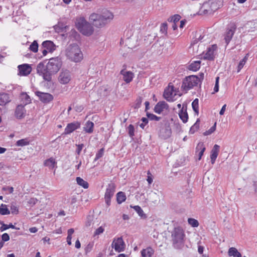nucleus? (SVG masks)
<instances>
[{"mask_svg":"<svg viewBox=\"0 0 257 257\" xmlns=\"http://www.w3.org/2000/svg\"><path fill=\"white\" fill-rule=\"evenodd\" d=\"M113 18L112 13L108 11H105L101 14H92L89 17V20L94 27L101 28L109 23Z\"/></svg>","mask_w":257,"mask_h":257,"instance_id":"f257e3e1","label":"nucleus"},{"mask_svg":"<svg viewBox=\"0 0 257 257\" xmlns=\"http://www.w3.org/2000/svg\"><path fill=\"white\" fill-rule=\"evenodd\" d=\"M66 55L71 61L79 62L83 59V54L79 46L76 44L70 45L65 51Z\"/></svg>","mask_w":257,"mask_h":257,"instance_id":"f03ea898","label":"nucleus"},{"mask_svg":"<svg viewBox=\"0 0 257 257\" xmlns=\"http://www.w3.org/2000/svg\"><path fill=\"white\" fill-rule=\"evenodd\" d=\"M185 233L181 227H177L172 231L171 238L173 246L175 248L179 249L183 245Z\"/></svg>","mask_w":257,"mask_h":257,"instance_id":"7ed1b4c3","label":"nucleus"},{"mask_svg":"<svg viewBox=\"0 0 257 257\" xmlns=\"http://www.w3.org/2000/svg\"><path fill=\"white\" fill-rule=\"evenodd\" d=\"M76 26L79 32L85 36H89L94 32L93 26L84 18L76 20Z\"/></svg>","mask_w":257,"mask_h":257,"instance_id":"20e7f679","label":"nucleus"},{"mask_svg":"<svg viewBox=\"0 0 257 257\" xmlns=\"http://www.w3.org/2000/svg\"><path fill=\"white\" fill-rule=\"evenodd\" d=\"M200 82V79L196 75H191L186 77L183 80L182 88L186 91L190 90Z\"/></svg>","mask_w":257,"mask_h":257,"instance_id":"39448f33","label":"nucleus"},{"mask_svg":"<svg viewBox=\"0 0 257 257\" xmlns=\"http://www.w3.org/2000/svg\"><path fill=\"white\" fill-rule=\"evenodd\" d=\"M62 61L60 57H56L49 59L47 65V69L53 75L57 73L61 68Z\"/></svg>","mask_w":257,"mask_h":257,"instance_id":"423d86ee","label":"nucleus"},{"mask_svg":"<svg viewBox=\"0 0 257 257\" xmlns=\"http://www.w3.org/2000/svg\"><path fill=\"white\" fill-rule=\"evenodd\" d=\"M48 65H45L44 63H39L37 66V73L43 77L45 81H50L52 79V73L47 69Z\"/></svg>","mask_w":257,"mask_h":257,"instance_id":"0eeeda50","label":"nucleus"},{"mask_svg":"<svg viewBox=\"0 0 257 257\" xmlns=\"http://www.w3.org/2000/svg\"><path fill=\"white\" fill-rule=\"evenodd\" d=\"M115 185L113 183L108 184L107 186L104 195V200L107 207L110 205L111 199L115 193Z\"/></svg>","mask_w":257,"mask_h":257,"instance_id":"6e6552de","label":"nucleus"},{"mask_svg":"<svg viewBox=\"0 0 257 257\" xmlns=\"http://www.w3.org/2000/svg\"><path fill=\"white\" fill-rule=\"evenodd\" d=\"M178 95L176 90L173 85H169L168 87L165 89L164 97L168 101H173L174 97Z\"/></svg>","mask_w":257,"mask_h":257,"instance_id":"1a4fd4ad","label":"nucleus"},{"mask_svg":"<svg viewBox=\"0 0 257 257\" xmlns=\"http://www.w3.org/2000/svg\"><path fill=\"white\" fill-rule=\"evenodd\" d=\"M172 134L170 124L165 122L164 125L161 127L159 131V137L163 139H167L169 138Z\"/></svg>","mask_w":257,"mask_h":257,"instance_id":"9d476101","label":"nucleus"},{"mask_svg":"<svg viewBox=\"0 0 257 257\" xmlns=\"http://www.w3.org/2000/svg\"><path fill=\"white\" fill-rule=\"evenodd\" d=\"M236 27L233 23L230 24L224 34V40L226 44H228L234 34Z\"/></svg>","mask_w":257,"mask_h":257,"instance_id":"9b49d317","label":"nucleus"},{"mask_svg":"<svg viewBox=\"0 0 257 257\" xmlns=\"http://www.w3.org/2000/svg\"><path fill=\"white\" fill-rule=\"evenodd\" d=\"M112 248H114L115 250L118 252L123 251L125 248V244L122 237H118L114 238L111 244Z\"/></svg>","mask_w":257,"mask_h":257,"instance_id":"f8f14e48","label":"nucleus"},{"mask_svg":"<svg viewBox=\"0 0 257 257\" xmlns=\"http://www.w3.org/2000/svg\"><path fill=\"white\" fill-rule=\"evenodd\" d=\"M71 79L70 73L68 70H63L59 74L58 80L60 83L66 84L69 83Z\"/></svg>","mask_w":257,"mask_h":257,"instance_id":"ddd939ff","label":"nucleus"},{"mask_svg":"<svg viewBox=\"0 0 257 257\" xmlns=\"http://www.w3.org/2000/svg\"><path fill=\"white\" fill-rule=\"evenodd\" d=\"M217 47L216 45H213L209 47L205 53L203 54V58L204 59L212 60L215 57V51L216 50Z\"/></svg>","mask_w":257,"mask_h":257,"instance_id":"4468645a","label":"nucleus"},{"mask_svg":"<svg viewBox=\"0 0 257 257\" xmlns=\"http://www.w3.org/2000/svg\"><path fill=\"white\" fill-rule=\"evenodd\" d=\"M36 94L39 97L41 101L45 103H49L53 99V95L48 93L37 91Z\"/></svg>","mask_w":257,"mask_h":257,"instance_id":"2eb2a0df","label":"nucleus"},{"mask_svg":"<svg viewBox=\"0 0 257 257\" xmlns=\"http://www.w3.org/2000/svg\"><path fill=\"white\" fill-rule=\"evenodd\" d=\"M120 74L122 76L123 80L126 83H130L134 77V74L130 71H127L125 69L121 70Z\"/></svg>","mask_w":257,"mask_h":257,"instance_id":"dca6fc26","label":"nucleus"},{"mask_svg":"<svg viewBox=\"0 0 257 257\" xmlns=\"http://www.w3.org/2000/svg\"><path fill=\"white\" fill-rule=\"evenodd\" d=\"M19 73L21 76L28 75L32 71V68L30 65L27 64H24L18 66Z\"/></svg>","mask_w":257,"mask_h":257,"instance_id":"f3484780","label":"nucleus"},{"mask_svg":"<svg viewBox=\"0 0 257 257\" xmlns=\"http://www.w3.org/2000/svg\"><path fill=\"white\" fill-rule=\"evenodd\" d=\"M168 105L165 101H159L154 107V111L157 113H161L164 110L168 108Z\"/></svg>","mask_w":257,"mask_h":257,"instance_id":"a211bd4d","label":"nucleus"},{"mask_svg":"<svg viewBox=\"0 0 257 257\" xmlns=\"http://www.w3.org/2000/svg\"><path fill=\"white\" fill-rule=\"evenodd\" d=\"M80 123L76 121L68 123L65 129V134H69L80 127Z\"/></svg>","mask_w":257,"mask_h":257,"instance_id":"6ab92c4d","label":"nucleus"},{"mask_svg":"<svg viewBox=\"0 0 257 257\" xmlns=\"http://www.w3.org/2000/svg\"><path fill=\"white\" fill-rule=\"evenodd\" d=\"M219 149L220 146L216 144L213 146L211 151L210 159L212 164H213L215 163L216 159L218 155Z\"/></svg>","mask_w":257,"mask_h":257,"instance_id":"aec40b11","label":"nucleus"},{"mask_svg":"<svg viewBox=\"0 0 257 257\" xmlns=\"http://www.w3.org/2000/svg\"><path fill=\"white\" fill-rule=\"evenodd\" d=\"M25 112L24 105H19L16 108L15 115L18 118H22L24 116Z\"/></svg>","mask_w":257,"mask_h":257,"instance_id":"412c9836","label":"nucleus"},{"mask_svg":"<svg viewBox=\"0 0 257 257\" xmlns=\"http://www.w3.org/2000/svg\"><path fill=\"white\" fill-rule=\"evenodd\" d=\"M154 250L151 247H148L141 251V255L143 257H152L154 253Z\"/></svg>","mask_w":257,"mask_h":257,"instance_id":"4be33fe9","label":"nucleus"},{"mask_svg":"<svg viewBox=\"0 0 257 257\" xmlns=\"http://www.w3.org/2000/svg\"><path fill=\"white\" fill-rule=\"evenodd\" d=\"M42 46L49 52H53L55 49V46L51 41H46L42 43Z\"/></svg>","mask_w":257,"mask_h":257,"instance_id":"5701e85b","label":"nucleus"},{"mask_svg":"<svg viewBox=\"0 0 257 257\" xmlns=\"http://www.w3.org/2000/svg\"><path fill=\"white\" fill-rule=\"evenodd\" d=\"M44 164L45 166L49 167V169H52L56 166L57 163L54 158H50L45 160Z\"/></svg>","mask_w":257,"mask_h":257,"instance_id":"b1692460","label":"nucleus"},{"mask_svg":"<svg viewBox=\"0 0 257 257\" xmlns=\"http://www.w3.org/2000/svg\"><path fill=\"white\" fill-rule=\"evenodd\" d=\"M94 123L90 121H87L84 126V131L88 133H92L93 131Z\"/></svg>","mask_w":257,"mask_h":257,"instance_id":"393cba45","label":"nucleus"},{"mask_svg":"<svg viewBox=\"0 0 257 257\" xmlns=\"http://www.w3.org/2000/svg\"><path fill=\"white\" fill-rule=\"evenodd\" d=\"M10 101L9 95L6 93L0 94V105H3Z\"/></svg>","mask_w":257,"mask_h":257,"instance_id":"a878e982","label":"nucleus"},{"mask_svg":"<svg viewBox=\"0 0 257 257\" xmlns=\"http://www.w3.org/2000/svg\"><path fill=\"white\" fill-rule=\"evenodd\" d=\"M200 61H194L189 65L188 69L190 70L196 71L200 68Z\"/></svg>","mask_w":257,"mask_h":257,"instance_id":"bb28decb","label":"nucleus"},{"mask_svg":"<svg viewBox=\"0 0 257 257\" xmlns=\"http://www.w3.org/2000/svg\"><path fill=\"white\" fill-rule=\"evenodd\" d=\"M229 256H233L234 257H241V253L238 251L237 249L235 247H230L228 251Z\"/></svg>","mask_w":257,"mask_h":257,"instance_id":"cd10ccee","label":"nucleus"},{"mask_svg":"<svg viewBox=\"0 0 257 257\" xmlns=\"http://www.w3.org/2000/svg\"><path fill=\"white\" fill-rule=\"evenodd\" d=\"M77 183L83 187L84 189H87L89 187V184L87 182L84 180L83 179L79 177H77L76 179Z\"/></svg>","mask_w":257,"mask_h":257,"instance_id":"c85d7f7f","label":"nucleus"},{"mask_svg":"<svg viewBox=\"0 0 257 257\" xmlns=\"http://www.w3.org/2000/svg\"><path fill=\"white\" fill-rule=\"evenodd\" d=\"M126 199V196L124 192H119L116 194V200L118 204H121Z\"/></svg>","mask_w":257,"mask_h":257,"instance_id":"c756f323","label":"nucleus"},{"mask_svg":"<svg viewBox=\"0 0 257 257\" xmlns=\"http://www.w3.org/2000/svg\"><path fill=\"white\" fill-rule=\"evenodd\" d=\"M134 210L138 213V215L143 219L146 218L147 216L145 213H144L143 209L139 206H134L132 207Z\"/></svg>","mask_w":257,"mask_h":257,"instance_id":"7c9ffc66","label":"nucleus"},{"mask_svg":"<svg viewBox=\"0 0 257 257\" xmlns=\"http://www.w3.org/2000/svg\"><path fill=\"white\" fill-rule=\"evenodd\" d=\"M21 99L23 101V104L24 105L29 103L31 102V98L30 96L26 93H22L21 94Z\"/></svg>","mask_w":257,"mask_h":257,"instance_id":"2f4dec72","label":"nucleus"},{"mask_svg":"<svg viewBox=\"0 0 257 257\" xmlns=\"http://www.w3.org/2000/svg\"><path fill=\"white\" fill-rule=\"evenodd\" d=\"M180 119L182 120L184 123L187 121L188 118V115L186 110L184 111L182 109L179 113Z\"/></svg>","mask_w":257,"mask_h":257,"instance_id":"473e14b6","label":"nucleus"},{"mask_svg":"<svg viewBox=\"0 0 257 257\" xmlns=\"http://www.w3.org/2000/svg\"><path fill=\"white\" fill-rule=\"evenodd\" d=\"M199 100L198 99L196 98L192 103V106L193 109L197 115L199 113Z\"/></svg>","mask_w":257,"mask_h":257,"instance_id":"72a5a7b5","label":"nucleus"},{"mask_svg":"<svg viewBox=\"0 0 257 257\" xmlns=\"http://www.w3.org/2000/svg\"><path fill=\"white\" fill-rule=\"evenodd\" d=\"M29 144H30L29 140H28V139L26 138V139H21V140L18 141L16 143V145L17 146L23 147V146H27V145H29Z\"/></svg>","mask_w":257,"mask_h":257,"instance_id":"f704fd0d","label":"nucleus"},{"mask_svg":"<svg viewBox=\"0 0 257 257\" xmlns=\"http://www.w3.org/2000/svg\"><path fill=\"white\" fill-rule=\"evenodd\" d=\"M0 214L2 215H8L10 214V210L8 209L7 205L2 204L0 206Z\"/></svg>","mask_w":257,"mask_h":257,"instance_id":"c9c22d12","label":"nucleus"},{"mask_svg":"<svg viewBox=\"0 0 257 257\" xmlns=\"http://www.w3.org/2000/svg\"><path fill=\"white\" fill-rule=\"evenodd\" d=\"M10 209L13 214H17L19 213L18 207L16 202H13L11 203Z\"/></svg>","mask_w":257,"mask_h":257,"instance_id":"e433bc0d","label":"nucleus"},{"mask_svg":"<svg viewBox=\"0 0 257 257\" xmlns=\"http://www.w3.org/2000/svg\"><path fill=\"white\" fill-rule=\"evenodd\" d=\"M247 55H246L240 61L237 66V72H239L243 68L247 59Z\"/></svg>","mask_w":257,"mask_h":257,"instance_id":"4c0bfd02","label":"nucleus"},{"mask_svg":"<svg viewBox=\"0 0 257 257\" xmlns=\"http://www.w3.org/2000/svg\"><path fill=\"white\" fill-rule=\"evenodd\" d=\"M199 119H198L196 121V122L194 123V124L192 126V127L190 128V134H194L196 131H197L198 130V129L199 128Z\"/></svg>","mask_w":257,"mask_h":257,"instance_id":"58836bf2","label":"nucleus"},{"mask_svg":"<svg viewBox=\"0 0 257 257\" xmlns=\"http://www.w3.org/2000/svg\"><path fill=\"white\" fill-rule=\"evenodd\" d=\"M74 232V230L73 228L69 229L67 231L68 236L67 237V242L69 245L71 244L72 234Z\"/></svg>","mask_w":257,"mask_h":257,"instance_id":"ea45409f","label":"nucleus"},{"mask_svg":"<svg viewBox=\"0 0 257 257\" xmlns=\"http://www.w3.org/2000/svg\"><path fill=\"white\" fill-rule=\"evenodd\" d=\"M188 223L193 227H196L199 226L198 221L194 218H189L188 219Z\"/></svg>","mask_w":257,"mask_h":257,"instance_id":"a19ab883","label":"nucleus"},{"mask_svg":"<svg viewBox=\"0 0 257 257\" xmlns=\"http://www.w3.org/2000/svg\"><path fill=\"white\" fill-rule=\"evenodd\" d=\"M147 116L148 118L149 119H150V120L159 121L161 119L160 117L157 116L153 113H150L148 112L147 113Z\"/></svg>","mask_w":257,"mask_h":257,"instance_id":"79ce46f5","label":"nucleus"},{"mask_svg":"<svg viewBox=\"0 0 257 257\" xmlns=\"http://www.w3.org/2000/svg\"><path fill=\"white\" fill-rule=\"evenodd\" d=\"M104 148L100 149L96 154V156L94 159V161H96L99 159L101 158L104 155Z\"/></svg>","mask_w":257,"mask_h":257,"instance_id":"37998d69","label":"nucleus"},{"mask_svg":"<svg viewBox=\"0 0 257 257\" xmlns=\"http://www.w3.org/2000/svg\"><path fill=\"white\" fill-rule=\"evenodd\" d=\"M38 44L36 41H34L30 46V50L34 52H37L38 51Z\"/></svg>","mask_w":257,"mask_h":257,"instance_id":"c03bdc74","label":"nucleus"},{"mask_svg":"<svg viewBox=\"0 0 257 257\" xmlns=\"http://www.w3.org/2000/svg\"><path fill=\"white\" fill-rule=\"evenodd\" d=\"M9 228H15V227L12 223H10V224L7 225V224H6L3 223L2 226L0 228V230L1 231H3L4 230H7V229H8Z\"/></svg>","mask_w":257,"mask_h":257,"instance_id":"a18cd8bd","label":"nucleus"},{"mask_svg":"<svg viewBox=\"0 0 257 257\" xmlns=\"http://www.w3.org/2000/svg\"><path fill=\"white\" fill-rule=\"evenodd\" d=\"M127 131L128 135L131 137H133L134 136L135 128L133 125L130 124L128 125V126L127 127Z\"/></svg>","mask_w":257,"mask_h":257,"instance_id":"49530a36","label":"nucleus"},{"mask_svg":"<svg viewBox=\"0 0 257 257\" xmlns=\"http://www.w3.org/2000/svg\"><path fill=\"white\" fill-rule=\"evenodd\" d=\"M208 6V3L203 4V5L200 10V12H202V13H203L204 14H206L210 13L211 11V10H208V9H206Z\"/></svg>","mask_w":257,"mask_h":257,"instance_id":"de8ad7c7","label":"nucleus"},{"mask_svg":"<svg viewBox=\"0 0 257 257\" xmlns=\"http://www.w3.org/2000/svg\"><path fill=\"white\" fill-rule=\"evenodd\" d=\"M205 147L202 142H199L196 148V152H200L201 150L205 151Z\"/></svg>","mask_w":257,"mask_h":257,"instance_id":"09e8293b","label":"nucleus"},{"mask_svg":"<svg viewBox=\"0 0 257 257\" xmlns=\"http://www.w3.org/2000/svg\"><path fill=\"white\" fill-rule=\"evenodd\" d=\"M216 123L215 122L214 123V124L209 130H208L204 133V135L208 136V135L211 134L212 133H213L216 129Z\"/></svg>","mask_w":257,"mask_h":257,"instance_id":"8fccbe9b","label":"nucleus"},{"mask_svg":"<svg viewBox=\"0 0 257 257\" xmlns=\"http://www.w3.org/2000/svg\"><path fill=\"white\" fill-rule=\"evenodd\" d=\"M219 77H216L215 84V86L214 87V92L212 93H216L219 90Z\"/></svg>","mask_w":257,"mask_h":257,"instance_id":"3c124183","label":"nucleus"},{"mask_svg":"<svg viewBox=\"0 0 257 257\" xmlns=\"http://www.w3.org/2000/svg\"><path fill=\"white\" fill-rule=\"evenodd\" d=\"M38 200L35 198H31L28 201V204L30 206H33L36 204Z\"/></svg>","mask_w":257,"mask_h":257,"instance_id":"603ef678","label":"nucleus"},{"mask_svg":"<svg viewBox=\"0 0 257 257\" xmlns=\"http://www.w3.org/2000/svg\"><path fill=\"white\" fill-rule=\"evenodd\" d=\"M167 31V23H163L161 26L160 31L162 33L166 34Z\"/></svg>","mask_w":257,"mask_h":257,"instance_id":"864d4df0","label":"nucleus"},{"mask_svg":"<svg viewBox=\"0 0 257 257\" xmlns=\"http://www.w3.org/2000/svg\"><path fill=\"white\" fill-rule=\"evenodd\" d=\"M104 229L102 226H100L97 229H96L94 233V236L98 235L103 232Z\"/></svg>","mask_w":257,"mask_h":257,"instance_id":"5fc2aeb1","label":"nucleus"},{"mask_svg":"<svg viewBox=\"0 0 257 257\" xmlns=\"http://www.w3.org/2000/svg\"><path fill=\"white\" fill-rule=\"evenodd\" d=\"M147 174H148V178H147V180L148 183L149 184H151L152 183V182L153 181V178L152 175L151 174L150 171H148Z\"/></svg>","mask_w":257,"mask_h":257,"instance_id":"6e6d98bb","label":"nucleus"},{"mask_svg":"<svg viewBox=\"0 0 257 257\" xmlns=\"http://www.w3.org/2000/svg\"><path fill=\"white\" fill-rule=\"evenodd\" d=\"M180 18L181 17L179 15H175L171 18V21H173L174 23H176L180 20Z\"/></svg>","mask_w":257,"mask_h":257,"instance_id":"4d7b16f0","label":"nucleus"},{"mask_svg":"<svg viewBox=\"0 0 257 257\" xmlns=\"http://www.w3.org/2000/svg\"><path fill=\"white\" fill-rule=\"evenodd\" d=\"M83 144H79V145H76V147H77V150L76 151L77 154L78 155H79L80 154V152L81 151H82L83 148Z\"/></svg>","mask_w":257,"mask_h":257,"instance_id":"13d9d810","label":"nucleus"},{"mask_svg":"<svg viewBox=\"0 0 257 257\" xmlns=\"http://www.w3.org/2000/svg\"><path fill=\"white\" fill-rule=\"evenodd\" d=\"M2 240L4 241H7L10 239V236L7 233H4L2 236Z\"/></svg>","mask_w":257,"mask_h":257,"instance_id":"bf43d9fd","label":"nucleus"},{"mask_svg":"<svg viewBox=\"0 0 257 257\" xmlns=\"http://www.w3.org/2000/svg\"><path fill=\"white\" fill-rule=\"evenodd\" d=\"M3 190L4 191H8L9 193H12L14 191V188L13 187L8 186L4 187Z\"/></svg>","mask_w":257,"mask_h":257,"instance_id":"052dcab7","label":"nucleus"},{"mask_svg":"<svg viewBox=\"0 0 257 257\" xmlns=\"http://www.w3.org/2000/svg\"><path fill=\"white\" fill-rule=\"evenodd\" d=\"M92 220V219L91 216L87 217V220L86 222V226H90L91 224Z\"/></svg>","mask_w":257,"mask_h":257,"instance_id":"680f3d73","label":"nucleus"},{"mask_svg":"<svg viewBox=\"0 0 257 257\" xmlns=\"http://www.w3.org/2000/svg\"><path fill=\"white\" fill-rule=\"evenodd\" d=\"M226 104H224L223 105V106L222 107V108L219 112L220 115L224 114V112L226 110Z\"/></svg>","mask_w":257,"mask_h":257,"instance_id":"e2e57ef3","label":"nucleus"},{"mask_svg":"<svg viewBox=\"0 0 257 257\" xmlns=\"http://www.w3.org/2000/svg\"><path fill=\"white\" fill-rule=\"evenodd\" d=\"M83 109V107L81 105L76 106L75 107L76 111L77 112H81Z\"/></svg>","mask_w":257,"mask_h":257,"instance_id":"0e129e2a","label":"nucleus"},{"mask_svg":"<svg viewBox=\"0 0 257 257\" xmlns=\"http://www.w3.org/2000/svg\"><path fill=\"white\" fill-rule=\"evenodd\" d=\"M253 186L254 192L257 193V180L253 181Z\"/></svg>","mask_w":257,"mask_h":257,"instance_id":"69168bd1","label":"nucleus"},{"mask_svg":"<svg viewBox=\"0 0 257 257\" xmlns=\"http://www.w3.org/2000/svg\"><path fill=\"white\" fill-rule=\"evenodd\" d=\"M81 247V243L78 239H77L75 242V247L77 248H79Z\"/></svg>","mask_w":257,"mask_h":257,"instance_id":"338daca9","label":"nucleus"},{"mask_svg":"<svg viewBox=\"0 0 257 257\" xmlns=\"http://www.w3.org/2000/svg\"><path fill=\"white\" fill-rule=\"evenodd\" d=\"M29 230L32 233H35L37 231L38 229L36 227H32L30 228Z\"/></svg>","mask_w":257,"mask_h":257,"instance_id":"774afa93","label":"nucleus"}]
</instances>
